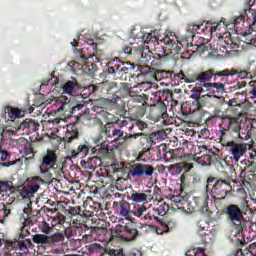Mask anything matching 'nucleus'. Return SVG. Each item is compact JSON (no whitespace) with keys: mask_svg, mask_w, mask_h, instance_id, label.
<instances>
[{"mask_svg":"<svg viewBox=\"0 0 256 256\" xmlns=\"http://www.w3.org/2000/svg\"><path fill=\"white\" fill-rule=\"evenodd\" d=\"M92 50L93 52L91 53H85L83 50L78 49L76 50V55L77 57H80L81 61L84 63H89V60H92L91 66L93 67V63H99V58L97 57V43L92 42L90 44V47L87 48V51Z\"/></svg>","mask_w":256,"mask_h":256,"instance_id":"nucleus-21","label":"nucleus"},{"mask_svg":"<svg viewBox=\"0 0 256 256\" xmlns=\"http://www.w3.org/2000/svg\"><path fill=\"white\" fill-rule=\"evenodd\" d=\"M172 209H178L179 211H184V213H195L197 208L189 202V196L185 195H173L171 196Z\"/></svg>","mask_w":256,"mask_h":256,"instance_id":"nucleus-14","label":"nucleus"},{"mask_svg":"<svg viewBox=\"0 0 256 256\" xmlns=\"http://www.w3.org/2000/svg\"><path fill=\"white\" fill-rule=\"evenodd\" d=\"M160 43L167 45L169 48L167 49L158 45L155 47L154 51L148 49L140 50L139 55L142 63H149L153 66L161 65V63H163V61H167L169 57L179 55V53H181V49L187 45V41H179L177 34L171 31L165 32V36L160 39Z\"/></svg>","mask_w":256,"mask_h":256,"instance_id":"nucleus-1","label":"nucleus"},{"mask_svg":"<svg viewBox=\"0 0 256 256\" xmlns=\"http://www.w3.org/2000/svg\"><path fill=\"white\" fill-rule=\"evenodd\" d=\"M199 237L202 243H211L213 234L211 233V231L203 232V233L200 232Z\"/></svg>","mask_w":256,"mask_h":256,"instance_id":"nucleus-59","label":"nucleus"},{"mask_svg":"<svg viewBox=\"0 0 256 256\" xmlns=\"http://www.w3.org/2000/svg\"><path fill=\"white\" fill-rule=\"evenodd\" d=\"M95 215V212L93 210H90L89 208H85L84 210L81 209L80 217H84V219H89V217H93Z\"/></svg>","mask_w":256,"mask_h":256,"instance_id":"nucleus-64","label":"nucleus"},{"mask_svg":"<svg viewBox=\"0 0 256 256\" xmlns=\"http://www.w3.org/2000/svg\"><path fill=\"white\" fill-rule=\"evenodd\" d=\"M242 119L239 116L236 117H229L226 116L222 119V122L219 124V135H220V142L226 141L225 138L227 135H231V133H239L241 130V123Z\"/></svg>","mask_w":256,"mask_h":256,"instance_id":"nucleus-5","label":"nucleus"},{"mask_svg":"<svg viewBox=\"0 0 256 256\" xmlns=\"http://www.w3.org/2000/svg\"><path fill=\"white\" fill-rule=\"evenodd\" d=\"M0 134L2 135L3 141H7V139H13V135H15V131L8 129L7 127H0Z\"/></svg>","mask_w":256,"mask_h":256,"instance_id":"nucleus-48","label":"nucleus"},{"mask_svg":"<svg viewBox=\"0 0 256 256\" xmlns=\"http://www.w3.org/2000/svg\"><path fill=\"white\" fill-rule=\"evenodd\" d=\"M108 73L114 75L115 79L125 81L129 73V67H127V63L120 62L119 58H116L108 63Z\"/></svg>","mask_w":256,"mask_h":256,"instance_id":"nucleus-13","label":"nucleus"},{"mask_svg":"<svg viewBox=\"0 0 256 256\" xmlns=\"http://www.w3.org/2000/svg\"><path fill=\"white\" fill-rule=\"evenodd\" d=\"M163 141V132L162 131H157V132H152L149 137L147 138V143L151 147L153 144L155 145L156 143H161Z\"/></svg>","mask_w":256,"mask_h":256,"instance_id":"nucleus-42","label":"nucleus"},{"mask_svg":"<svg viewBox=\"0 0 256 256\" xmlns=\"http://www.w3.org/2000/svg\"><path fill=\"white\" fill-rule=\"evenodd\" d=\"M31 239H19L14 242L7 243V249H19L22 253H29V247H32Z\"/></svg>","mask_w":256,"mask_h":256,"instance_id":"nucleus-29","label":"nucleus"},{"mask_svg":"<svg viewBox=\"0 0 256 256\" xmlns=\"http://www.w3.org/2000/svg\"><path fill=\"white\" fill-rule=\"evenodd\" d=\"M198 227V235H201V233H207L209 230V223L205 220H200L197 223Z\"/></svg>","mask_w":256,"mask_h":256,"instance_id":"nucleus-54","label":"nucleus"},{"mask_svg":"<svg viewBox=\"0 0 256 256\" xmlns=\"http://www.w3.org/2000/svg\"><path fill=\"white\" fill-rule=\"evenodd\" d=\"M197 53H205V51H211V44L209 42L201 43L196 46Z\"/></svg>","mask_w":256,"mask_h":256,"instance_id":"nucleus-62","label":"nucleus"},{"mask_svg":"<svg viewBox=\"0 0 256 256\" xmlns=\"http://www.w3.org/2000/svg\"><path fill=\"white\" fill-rule=\"evenodd\" d=\"M202 87H205L206 91L210 93L208 97H215V99H220L221 95L225 93V85L221 82L207 83L202 84Z\"/></svg>","mask_w":256,"mask_h":256,"instance_id":"nucleus-26","label":"nucleus"},{"mask_svg":"<svg viewBox=\"0 0 256 256\" xmlns=\"http://www.w3.org/2000/svg\"><path fill=\"white\" fill-rule=\"evenodd\" d=\"M217 79V77H229V69H225L222 71H215V69H208L204 72L197 73V81H199L201 87L207 83H211V79Z\"/></svg>","mask_w":256,"mask_h":256,"instance_id":"nucleus-17","label":"nucleus"},{"mask_svg":"<svg viewBox=\"0 0 256 256\" xmlns=\"http://www.w3.org/2000/svg\"><path fill=\"white\" fill-rule=\"evenodd\" d=\"M200 153H203L201 156L196 157L197 163L202 166L211 165L212 161H217L219 159V150L217 148L209 149L206 145L199 146Z\"/></svg>","mask_w":256,"mask_h":256,"instance_id":"nucleus-16","label":"nucleus"},{"mask_svg":"<svg viewBox=\"0 0 256 256\" xmlns=\"http://www.w3.org/2000/svg\"><path fill=\"white\" fill-rule=\"evenodd\" d=\"M97 147L98 155H109V142L100 143Z\"/></svg>","mask_w":256,"mask_h":256,"instance_id":"nucleus-55","label":"nucleus"},{"mask_svg":"<svg viewBox=\"0 0 256 256\" xmlns=\"http://www.w3.org/2000/svg\"><path fill=\"white\" fill-rule=\"evenodd\" d=\"M145 211H147V206L142 204V205H139L134 210H132V213L135 217H142V215H143V213H145Z\"/></svg>","mask_w":256,"mask_h":256,"instance_id":"nucleus-60","label":"nucleus"},{"mask_svg":"<svg viewBox=\"0 0 256 256\" xmlns=\"http://www.w3.org/2000/svg\"><path fill=\"white\" fill-rule=\"evenodd\" d=\"M144 221H153V219H159V214L157 213L156 208L149 209L148 212L143 217Z\"/></svg>","mask_w":256,"mask_h":256,"instance_id":"nucleus-51","label":"nucleus"},{"mask_svg":"<svg viewBox=\"0 0 256 256\" xmlns=\"http://www.w3.org/2000/svg\"><path fill=\"white\" fill-rule=\"evenodd\" d=\"M10 121H15V119H19V117H23L21 114V110L19 108H13L11 106H6L2 110V119H7Z\"/></svg>","mask_w":256,"mask_h":256,"instance_id":"nucleus-37","label":"nucleus"},{"mask_svg":"<svg viewBox=\"0 0 256 256\" xmlns=\"http://www.w3.org/2000/svg\"><path fill=\"white\" fill-rule=\"evenodd\" d=\"M147 105L145 104H128V113L131 116V119H139L145 115Z\"/></svg>","mask_w":256,"mask_h":256,"instance_id":"nucleus-36","label":"nucleus"},{"mask_svg":"<svg viewBox=\"0 0 256 256\" xmlns=\"http://www.w3.org/2000/svg\"><path fill=\"white\" fill-rule=\"evenodd\" d=\"M113 89H117V83L105 81L98 84H92L89 86L91 93H111Z\"/></svg>","mask_w":256,"mask_h":256,"instance_id":"nucleus-25","label":"nucleus"},{"mask_svg":"<svg viewBox=\"0 0 256 256\" xmlns=\"http://www.w3.org/2000/svg\"><path fill=\"white\" fill-rule=\"evenodd\" d=\"M32 181V184L24 186L21 190L18 191L22 199H31V197H33V195L39 191L41 183H43V179H41L39 176L33 177Z\"/></svg>","mask_w":256,"mask_h":256,"instance_id":"nucleus-18","label":"nucleus"},{"mask_svg":"<svg viewBox=\"0 0 256 256\" xmlns=\"http://www.w3.org/2000/svg\"><path fill=\"white\" fill-rule=\"evenodd\" d=\"M180 149L183 151L184 155L188 156V159H194L195 155H197L195 145H193V142L191 141L183 139L180 142Z\"/></svg>","mask_w":256,"mask_h":256,"instance_id":"nucleus-38","label":"nucleus"},{"mask_svg":"<svg viewBox=\"0 0 256 256\" xmlns=\"http://www.w3.org/2000/svg\"><path fill=\"white\" fill-rule=\"evenodd\" d=\"M229 184L224 180H217V178L210 176L207 179V191H210V195L215 199H225L227 193H229Z\"/></svg>","mask_w":256,"mask_h":256,"instance_id":"nucleus-9","label":"nucleus"},{"mask_svg":"<svg viewBox=\"0 0 256 256\" xmlns=\"http://www.w3.org/2000/svg\"><path fill=\"white\" fill-rule=\"evenodd\" d=\"M93 233L98 235V241H101V243H111V241H115V239H117V228L113 230L95 227Z\"/></svg>","mask_w":256,"mask_h":256,"instance_id":"nucleus-22","label":"nucleus"},{"mask_svg":"<svg viewBox=\"0 0 256 256\" xmlns=\"http://www.w3.org/2000/svg\"><path fill=\"white\" fill-rule=\"evenodd\" d=\"M147 193H149V190H146L145 192L131 190L128 199H130V201H133V203H149V201H151V198H149V195H147Z\"/></svg>","mask_w":256,"mask_h":256,"instance_id":"nucleus-35","label":"nucleus"},{"mask_svg":"<svg viewBox=\"0 0 256 256\" xmlns=\"http://www.w3.org/2000/svg\"><path fill=\"white\" fill-rule=\"evenodd\" d=\"M39 229L40 231H42V233H44V235H51V233H53V225L47 223L46 221L41 222V224L39 225Z\"/></svg>","mask_w":256,"mask_h":256,"instance_id":"nucleus-53","label":"nucleus"},{"mask_svg":"<svg viewBox=\"0 0 256 256\" xmlns=\"http://www.w3.org/2000/svg\"><path fill=\"white\" fill-rule=\"evenodd\" d=\"M147 101H149V99L147 98V95L138 94L137 96H135L134 98H131L128 101V105H135V103H139V105H147Z\"/></svg>","mask_w":256,"mask_h":256,"instance_id":"nucleus-45","label":"nucleus"},{"mask_svg":"<svg viewBox=\"0 0 256 256\" xmlns=\"http://www.w3.org/2000/svg\"><path fill=\"white\" fill-rule=\"evenodd\" d=\"M139 231L136 228H131L129 226H116V239H122L123 241H135Z\"/></svg>","mask_w":256,"mask_h":256,"instance_id":"nucleus-19","label":"nucleus"},{"mask_svg":"<svg viewBox=\"0 0 256 256\" xmlns=\"http://www.w3.org/2000/svg\"><path fill=\"white\" fill-rule=\"evenodd\" d=\"M156 209V213L158 214V217H163L167 215V212L169 211V204L167 203H162L158 208Z\"/></svg>","mask_w":256,"mask_h":256,"instance_id":"nucleus-56","label":"nucleus"},{"mask_svg":"<svg viewBox=\"0 0 256 256\" xmlns=\"http://www.w3.org/2000/svg\"><path fill=\"white\" fill-rule=\"evenodd\" d=\"M59 156L55 153V150L47 149L46 153L43 154L40 159V172L41 173H50L54 171L56 175H61L63 171V164L58 162Z\"/></svg>","mask_w":256,"mask_h":256,"instance_id":"nucleus-4","label":"nucleus"},{"mask_svg":"<svg viewBox=\"0 0 256 256\" xmlns=\"http://www.w3.org/2000/svg\"><path fill=\"white\" fill-rule=\"evenodd\" d=\"M84 209H90L95 215L101 211V203L93 201L91 199L88 203L84 205Z\"/></svg>","mask_w":256,"mask_h":256,"instance_id":"nucleus-46","label":"nucleus"},{"mask_svg":"<svg viewBox=\"0 0 256 256\" xmlns=\"http://www.w3.org/2000/svg\"><path fill=\"white\" fill-rule=\"evenodd\" d=\"M32 241L35 245L40 247H59L65 243V234L63 232H56L52 235L35 234L32 236Z\"/></svg>","mask_w":256,"mask_h":256,"instance_id":"nucleus-6","label":"nucleus"},{"mask_svg":"<svg viewBox=\"0 0 256 256\" xmlns=\"http://www.w3.org/2000/svg\"><path fill=\"white\" fill-rule=\"evenodd\" d=\"M177 77L184 81V83H195V81H197V73H185L183 70H180Z\"/></svg>","mask_w":256,"mask_h":256,"instance_id":"nucleus-41","label":"nucleus"},{"mask_svg":"<svg viewBox=\"0 0 256 256\" xmlns=\"http://www.w3.org/2000/svg\"><path fill=\"white\" fill-rule=\"evenodd\" d=\"M155 167L151 164L134 163L130 165L128 177H146L147 179L153 177Z\"/></svg>","mask_w":256,"mask_h":256,"instance_id":"nucleus-12","label":"nucleus"},{"mask_svg":"<svg viewBox=\"0 0 256 256\" xmlns=\"http://www.w3.org/2000/svg\"><path fill=\"white\" fill-rule=\"evenodd\" d=\"M17 188L13 186L12 181H0V195L2 197H9L10 193H15Z\"/></svg>","mask_w":256,"mask_h":256,"instance_id":"nucleus-39","label":"nucleus"},{"mask_svg":"<svg viewBox=\"0 0 256 256\" xmlns=\"http://www.w3.org/2000/svg\"><path fill=\"white\" fill-rule=\"evenodd\" d=\"M151 114L154 117V121H165V117H167V105L163 102L154 105L151 108Z\"/></svg>","mask_w":256,"mask_h":256,"instance_id":"nucleus-32","label":"nucleus"},{"mask_svg":"<svg viewBox=\"0 0 256 256\" xmlns=\"http://www.w3.org/2000/svg\"><path fill=\"white\" fill-rule=\"evenodd\" d=\"M220 143L222 147L229 148L228 153H229L230 159L235 163H239V161H241V158L247 155V150L249 149V144L239 143L233 140L231 141L222 140Z\"/></svg>","mask_w":256,"mask_h":256,"instance_id":"nucleus-8","label":"nucleus"},{"mask_svg":"<svg viewBox=\"0 0 256 256\" xmlns=\"http://www.w3.org/2000/svg\"><path fill=\"white\" fill-rule=\"evenodd\" d=\"M17 165V161L11 160V153L7 150L0 149V171L3 169H9Z\"/></svg>","mask_w":256,"mask_h":256,"instance_id":"nucleus-33","label":"nucleus"},{"mask_svg":"<svg viewBox=\"0 0 256 256\" xmlns=\"http://www.w3.org/2000/svg\"><path fill=\"white\" fill-rule=\"evenodd\" d=\"M236 137H239V139H242L243 141H249L251 139V133L247 130H241L236 133Z\"/></svg>","mask_w":256,"mask_h":256,"instance_id":"nucleus-63","label":"nucleus"},{"mask_svg":"<svg viewBox=\"0 0 256 256\" xmlns=\"http://www.w3.org/2000/svg\"><path fill=\"white\" fill-rule=\"evenodd\" d=\"M173 152H174V161H179V159L181 160L188 159V156L185 154V152H183V150H181L180 147L178 149L173 150Z\"/></svg>","mask_w":256,"mask_h":256,"instance_id":"nucleus-58","label":"nucleus"},{"mask_svg":"<svg viewBox=\"0 0 256 256\" xmlns=\"http://www.w3.org/2000/svg\"><path fill=\"white\" fill-rule=\"evenodd\" d=\"M225 27H228L227 24H225V19L220 20L219 22H215L213 20L210 21H203L199 22L198 24L192 23L189 24L186 28L187 36L184 39H181L179 41H186L187 44L184 45V47H192L193 44L189 41H193V37H195L196 33H204L205 35H213L215 31H221V29H225Z\"/></svg>","mask_w":256,"mask_h":256,"instance_id":"nucleus-3","label":"nucleus"},{"mask_svg":"<svg viewBox=\"0 0 256 256\" xmlns=\"http://www.w3.org/2000/svg\"><path fill=\"white\" fill-rule=\"evenodd\" d=\"M19 129H31L32 131H34L35 130V121L26 120L20 124Z\"/></svg>","mask_w":256,"mask_h":256,"instance_id":"nucleus-61","label":"nucleus"},{"mask_svg":"<svg viewBox=\"0 0 256 256\" xmlns=\"http://www.w3.org/2000/svg\"><path fill=\"white\" fill-rule=\"evenodd\" d=\"M193 169V163L182 161L176 164H172L169 166V173L171 175H181V173H189L190 170Z\"/></svg>","mask_w":256,"mask_h":256,"instance_id":"nucleus-28","label":"nucleus"},{"mask_svg":"<svg viewBox=\"0 0 256 256\" xmlns=\"http://www.w3.org/2000/svg\"><path fill=\"white\" fill-rule=\"evenodd\" d=\"M113 209L116 215L120 217H129V213H131V204L125 200L114 201Z\"/></svg>","mask_w":256,"mask_h":256,"instance_id":"nucleus-30","label":"nucleus"},{"mask_svg":"<svg viewBox=\"0 0 256 256\" xmlns=\"http://www.w3.org/2000/svg\"><path fill=\"white\" fill-rule=\"evenodd\" d=\"M66 215H70V217H81V206H69L65 210Z\"/></svg>","mask_w":256,"mask_h":256,"instance_id":"nucleus-47","label":"nucleus"},{"mask_svg":"<svg viewBox=\"0 0 256 256\" xmlns=\"http://www.w3.org/2000/svg\"><path fill=\"white\" fill-rule=\"evenodd\" d=\"M48 221H50V225H52V227L55 229L57 225H63L66 221V218L65 215L57 213L56 216L50 217Z\"/></svg>","mask_w":256,"mask_h":256,"instance_id":"nucleus-44","label":"nucleus"},{"mask_svg":"<svg viewBox=\"0 0 256 256\" xmlns=\"http://www.w3.org/2000/svg\"><path fill=\"white\" fill-rule=\"evenodd\" d=\"M232 27H234L236 35H243L245 32V15L240 14L236 17L232 23Z\"/></svg>","mask_w":256,"mask_h":256,"instance_id":"nucleus-40","label":"nucleus"},{"mask_svg":"<svg viewBox=\"0 0 256 256\" xmlns=\"http://www.w3.org/2000/svg\"><path fill=\"white\" fill-rule=\"evenodd\" d=\"M247 11L251 13L253 17V23L249 24L248 30H245L244 33L240 34L242 37H244V42L246 45H252L253 47H256V31H255V25H256V5L252 4L251 1H246V8L244 9L245 15H247Z\"/></svg>","mask_w":256,"mask_h":256,"instance_id":"nucleus-7","label":"nucleus"},{"mask_svg":"<svg viewBox=\"0 0 256 256\" xmlns=\"http://www.w3.org/2000/svg\"><path fill=\"white\" fill-rule=\"evenodd\" d=\"M95 161H97V156L89 157L87 161L82 160L80 163L84 169H95Z\"/></svg>","mask_w":256,"mask_h":256,"instance_id":"nucleus-49","label":"nucleus"},{"mask_svg":"<svg viewBox=\"0 0 256 256\" xmlns=\"http://www.w3.org/2000/svg\"><path fill=\"white\" fill-rule=\"evenodd\" d=\"M146 227H148L149 231L157 233V235H163V233H171L177 227V223L173 220H168L160 222V227L155 225H148Z\"/></svg>","mask_w":256,"mask_h":256,"instance_id":"nucleus-24","label":"nucleus"},{"mask_svg":"<svg viewBox=\"0 0 256 256\" xmlns=\"http://www.w3.org/2000/svg\"><path fill=\"white\" fill-rule=\"evenodd\" d=\"M102 133H105L106 137L109 139H114V142L117 143V141H129V139H137L141 135V133H134V134H128L125 133L121 129L115 128L112 124H106L102 126Z\"/></svg>","mask_w":256,"mask_h":256,"instance_id":"nucleus-10","label":"nucleus"},{"mask_svg":"<svg viewBox=\"0 0 256 256\" xmlns=\"http://www.w3.org/2000/svg\"><path fill=\"white\" fill-rule=\"evenodd\" d=\"M75 139H79V129H77V125L75 124H68L63 141L64 143H73Z\"/></svg>","mask_w":256,"mask_h":256,"instance_id":"nucleus-34","label":"nucleus"},{"mask_svg":"<svg viewBox=\"0 0 256 256\" xmlns=\"http://www.w3.org/2000/svg\"><path fill=\"white\" fill-rule=\"evenodd\" d=\"M201 93H203V86H195L191 91V99H194L192 102V111L195 113V111H201L205 107V96H201Z\"/></svg>","mask_w":256,"mask_h":256,"instance_id":"nucleus-20","label":"nucleus"},{"mask_svg":"<svg viewBox=\"0 0 256 256\" xmlns=\"http://www.w3.org/2000/svg\"><path fill=\"white\" fill-rule=\"evenodd\" d=\"M121 101V97L117 94H113L112 98H100L94 101L93 109L96 113H107L117 109V105Z\"/></svg>","mask_w":256,"mask_h":256,"instance_id":"nucleus-11","label":"nucleus"},{"mask_svg":"<svg viewBox=\"0 0 256 256\" xmlns=\"http://www.w3.org/2000/svg\"><path fill=\"white\" fill-rule=\"evenodd\" d=\"M144 221H153V219H159V214L157 213L156 208L149 209L148 212L143 217Z\"/></svg>","mask_w":256,"mask_h":256,"instance_id":"nucleus-52","label":"nucleus"},{"mask_svg":"<svg viewBox=\"0 0 256 256\" xmlns=\"http://www.w3.org/2000/svg\"><path fill=\"white\" fill-rule=\"evenodd\" d=\"M75 87H77V80H73V81L69 80L64 84L63 92L67 93L68 95H71Z\"/></svg>","mask_w":256,"mask_h":256,"instance_id":"nucleus-50","label":"nucleus"},{"mask_svg":"<svg viewBox=\"0 0 256 256\" xmlns=\"http://www.w3.org/2000/svg\"><path fill=\"white\" fill-rule=\"evenodd\" d=\"M225 214L227 215L228 220L235 225V229H233L230 234L232 243H235L236 245H244L245 234H243V230L247 229V227H251V221L245 219L243 210L236 204L228 205Z\"/></svg>","mask_w":256,"mask_h":256,"instance_id":"nucleus-2","label":"nucleus"},{"mask_svg":"<svg viewBox=\"0 0 256 256\" xmlns=\"http://www.w3.org/2000/svg\"><path fill=\"white\" fill-rule=\"evenodd\" d=\"M69 98L66 96H60L56 99L55 105H57L58 109L57 111H64V113H67L70 111L71 115H75V111H81L85 105H87V101L82 100L79 103H77L75 106L71 107V104Z\"/></svg>","mask_w":256,"mask_h":256,"instance_id":"nucleus-15","label":"nucleus"},{"mask_svg":"<svg viewBox=\"0 0 256 256\" xmlns=\"http://www.w3.org/2000/svg\"><path fill=\"white\" fill-rule=\"evenodd\" d=\"M228 76L231 75H239V77H241V79H247L250 77L251 79V75H253V73H251L250 69H246V70H241V69H232V70H228Z\"/></svg>","mask_w":256,"mask_h":256,"instance_id":"nucleus-43","label":"nucleus"},{"mask_svg":"<svg viewBox=\"0 0 256 256\" xmlns=\"http://www.w3.org/2000/svg\"><path fill=\"white\" fill-rule=\"evenodd\" d=\"M193 201L196 205V211H200V213H210L209 194L203 193L200 196H195Z\"/></svg>","mask_w":256,"mask_h":256,"instance_id":"nucleus-27","label":"nucleus"},{"mask_svg":"<svg viewBox=\"0 0 256 256\" xmlns=\"http://www.w3.org/2000/svg\"><path fill=\"white\" fill-rule=\"evenodd\" d=\"M239 43H241L239 38L233 37L231 33L226 34L225 37L219 40V46L223 49H239Z\"/></svg>","mask_w":256,"mask_h":256,"instance_id":"nucleus-31","label":"nucleus"},{"mask_svg":"<svg viewBox=\"0 0 256 256\" xmlns=\"http://www.w3.org/2000/svg\"><path fill=\"white\" fill-rule=\"evenodd\" d=\"M71 225H72V227H70L66 230V235H67V233H75L77 231V229H79V227H81V220H79V219L71 220Z\"/></svg>","mask_w":256,"mask_h":256,"instance_id":"nucleus-57","label":"nucleus"},{"mask_svg":"<svg viewBox=\"0 0 256 256\" xmlns=\"http://www.w3.org/2000/svg\"><path fill=\"white\" fill-rule=\"evenodd\" d=\"M89 151L95 153L97 151V148H92L91 143L85 141L84 143L79 144L76 149H73L70 152V157L72 159H85V157L89 155Z\"/></svg>","mask_w":256,"mask_h":256,"instance_id":"nucleus-23","label":"nucleus"}]
</instances>
